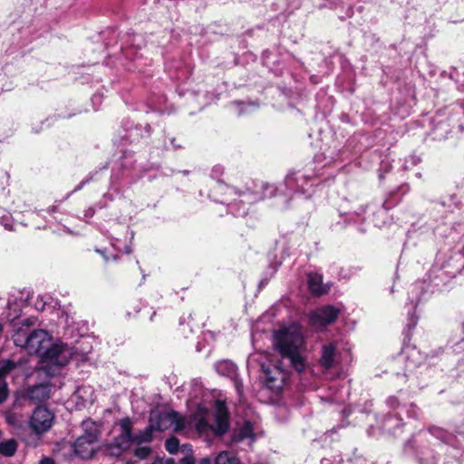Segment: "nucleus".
<instances>
[{"mask_svg":"<svg viewBox=\"0 0 464 464\" xmlns=\"http://www.w3.org/2000/svg\"><path fill=\"white\" fill-rule=\"evenodd\" d=\"M165 448L166 450L170 454L177 453L179 450H180L178 439H176L175 437L168 439L165 442Z\"/></svg>","mask_w":464,"mask_h":464,"instance_id":"obj_19","label":"nucleus"},{"mask_svg":"<svg viewBox=\"0 0 464 464\" xmlns=\"http://www.w3.org/2000/svg\"><path fill=\"white\" fill-rule=\"evenodd\" d=\"M75 395L83 401V403L92 401V392L90 387H81L75 392Z\"/></svg>","mask_w":464,"mask_h":464,"instance_id":"obj_18","label":"nucleus"},{"mask_svg":"<svg viewBox=\"0 0 464 464\" xmlns=\"http://www.w3.org/2000/svg\"><path fill=\"white\" fill-rule=\"evenodd\" d=\"M339 310L332 305L318 308L310 314V324L316 329H322L335 321Z\"/></svg>","mask_w":464,"mask_h":464,"instance_id":"obj_9","label":"nucleus"},{"mask_svg":"<svg viewBox=\"0 0 464 464\" xmlns=\"http://www.w3.org/2000/svg\"><path fill=\"white\" fill-rule=\"evenodd\" d=\"M8 396L7 386L5 383L0 385V404L3 403Z\"/></svg>","mask_w":464,"mask_h":464,"instance_id":"obj_24","label":"nucleus"},{"mask_svg":"<svg viewBox=\"0 0 464 464\" xmlns=\"http://www.w3.org/2000/svg\"><path fill=\"white\" fill-rule=\"evenodd\" d=\"M180 451L184 453V457L180 460V464H195V459L192 454V447L189 444H183Z\"/></svg>","mask_w":464,"mask_h":464,"instance_id":"obj_16","label":"nucleus"},{"mask_svg":"<svg viewBox=\"0 0 464 464\" xmlns=\"http://www.w3.org/2000/svg\"><path fill=\"white\" fill-rule=\"evenodd\" d=\"M14 368V363L11 361L0 362V378L5 376L7 372Z\"/></svg>","mask_w":464,"mask_h":464,"instance_id":"obj_21","label":"nucleus"},{"mask_svg":"<svg viewBox=\"0 0 464 464\" xmlns=\"http://www.w3.org/2000/svg\"><path fill=\"white\" fill-rule=\"evenodd\" d=\"M253 434L252 426L249 423L244 424L237 432V439L244 440L251 437Z\"/></svg>","mask_w":464,"mask_h":464,"instance_id":"obj_20","label":"nucleus"},{"mask_svg":"<svg viewBox=\"0 0 464 464\" xmlns=\"http://www.w3.org/2000/svg\"><path fill=\"white\" fill-rule=\"evenodd\" d=\"M17 450V443L14 440H6L0 442V454L5 457H12Z\"/></svg>","mask_w":464,"mask_h":464,"instance_id":"obj_15","label":"nucleus"},{"mask_svg":"<svg viewBox=\"0 0 464 464\" xmlns=\"http://www.w3.org/2000/svg\"><path fill=\"white\" fill-rule=\"evenodd\" d=\"M153 431H155V428L152 427V422L150 420V425L147 428H145L143 430L139 431L136 434H133L134 442L136 444H140L151 441L153 437Z\"/></svg>","mask_w":464,"mask_h":464,"instance_id":"obj_14","label":"nucleus"},{"mask_svg":"<svg viewBox=\"0 0 464 464\" xmlns=\"http://www.w3.org/2000/svg\"><path fill=\"white\" fill-rule=\"evenodd\" d=\"M53 414L44 407H38L30 419V427L36 434H43L49 430L53 423Z\"/></svg>","mask_w":464,"mask_h":464,"instance_id":"obj_8","label":"nucleus"},{"mask_svg":"<svg viewBox=\"0 0 464 464\" xmlns=\"http://www.w3.org/2000/svg\"><path fill=\"white\" fill-rule=\"evenodd\" d=\"M150 448L148 446H144L136 449L134 454L140 459H145L150 454Z\"/></svg>","mask_w":464,"mask_h":464,"instance_id":"obj_23","label":"nucleus"},{"mask_svg":"<svg viewBox=\"0 0 464 464\" xmlns=\"http://www.w3.org/2000/svg\"><path fill=\"white\" fill-rule=\"evenodd\" d=\"M84 433L80 436L73 444V450L76 455L82 459H90L93 456L97 442L100 436L99 426L90 420H86L82 422Z\"/></svg>","mask_w":464,"mask_h":464,"instance_id":"obj_3","label":"nucleus"},{"mask_svg":"<svg viewBox=\"0 0 464 464\" xmlns=\"http://www.w3.org/2000/svg\"><path fill=\"white\" fill-rule=\"evenodd\" d=\"M16 346L24 348L29 354H38L44 362L54 365H65L73 354L72 347L63 343H52L50 334L44 330L27 333L19 329L13 336Z\"/></svg>","mask_w":464,"mask_h":464,"instance_id":"obj_1","label":"nucleus"},{"mask_svg":"<svg viewBox=\"0 0 464 464\" xmlns=\"http://www.w3.org/2000/svg\"><path fill=\"white\" fill-rule=\"evenodd\" d=\"M215 464H238V461L233 454L223 451L216 458Z\"/></svg>","mask_w":464,"mask_h":464,"instance_id":"obj_17","label":"nucleus"},{"mask_svg":"<svg viewBox=\"0 0 464 464\" xmlns=\"http://www.w3.org/2000/svg\"><path fill=\"white\" fill-rule=\"evenodd\" d=\"M153 463H159V464H176L175 460L171 458L166 459H158L154 461Z\"/></svg>","mask_w":464,"mask_h":464,"instance_id":"obj_25","label":"nucleus"},{"mask_svg":"<svg viewBox=\"0 0 464 464\" xmlns=\"http://www.w3.org/2000/svg\"><path fill=\"white\" fill-rule=\"evenodd\" d=\"M308 285L310 290L315 295H322L327 292V287L323 285V277L317 273L309 274Z\"/></svg>","mask_w":464,"mask_h":464,"instance_id":"obj_11","label":"nucleus"},{"mask_svg":"<svg viewBox=\"0 0 464 464\" xmlns=\"http://www.w3.org/2000/svg\"><path fill=\"white\" fill-rule=\"evenodd\" d=\"M152 464H159V463H152Z\"/></svg>","mask_w":464,"mask_h":464,"instance_id":"obj_28","label":"nucleus"},{"mask_svg":"<svg viewBox=\"0 0 464 464\" xmlns=\"http://www.w3.org/2000/svg\"><path fill=\"white\" fill-rule=\"evenodd\" d=\"M199 464H212V460L209 458H204L200 460Z\"/></svg>","mask_w":464,"mask_h":464,"instance_id":"obj_27","label":"nucleus"},{"mask_svg":"<svg viewBox=\"0 0 464 464\" xmlns=\"http://www.w3.org/2000/svg\"><path fill=\"white\" fill-rule=\"evenodd\" d=\"M216 371L218 374L233 378L237 372L234 362L228 360L219 361L216 363Z\"/></svg>","mask_w":464,"mask_h":464,"instance_id":"obj_13","label":"nucleus"},{"mask_svg":"<svg viewBox=\"0 0 464 464\" xmlns=\"http://www.w3.org/2000/svg\"><path fill=\"white\" fill-rule=\"evenodd\" d=\"M228 413L225 404L217 401L215 406V425H209L205 420H200L197 424V430L199 432H205L208 429L212 430L217 435H222L228 429Z\"/></svg>","mask_w":464,"mask_h":464,"instance_id":"obj_5","label":"nucleus"},{"mask_svg":"<svg viewBox=\"0 0 464 464\" xmlns=\"http://www.w3.org/2000/svg\"><path fill=\"white\" fill-rule=\"evenodd\" d=\"M40 464H54L53 460L50 458H44L41 461H40Z\"/></svg>","mask_w":464,"mask_h":464,"instance_id":"obj_26","label":"nucleus"},{"mask_svg":"<svg viewBox=\"0 0 464 464\" xmlns=\"http://www.w3.org/2000/svg\"><path fill=\"white\" fill-rule=\"evenodd\" d=\"M335 347L330 343L323 347L322 356L320 359L321 365L325 369H330L334 362Z\"/></svg>","mask_w":464,"mask_h":464,"instance_id":"obj_12","label":"nucleus"},{"mask_svg":"<svg viewBox=\"0 0 464 464\" xmlns=\"http://www.w3.org/2000/svg\"><path fill=\"white\" fill-rule=\"evenodd\" d=\"M27 396L34 403L43 402L50 397V387L46 384L34 386L28 391Z\"/></svg>","mask_w":464,"mask_h":464,"instance_id":"obj_10","label":"nucleus"},{"mask_svg":"<svg viewBox=\"0 0 464 464\" xmlns=\"http://www.w3.org/2000/svg\"><path fill=\"white\" fill-rule=\"evenodd\" d=\"M119 434L114 440L107 446L109 455L113 457L121 456L135 443L132 433V421L130 418H123L118 421Z\"/></svg>","mask_w":464,"mask_h":464,"instance_id":"obj_4","label":"nucleus"},{"mask_svg":"<svg viewBox=\"0 0 464 464\" xmlns=\"http://www.w3.org/2000/svg\"><path fill=\"white\" fill-rule=\"evenodd\" d=\"M275 349L282 359L289 361L290 365L298 372L304 371L305 343L301 328L297 324L284 327L274 334Z\"/></svg>","mask_w":464,"mask_h":464,"instance_id":"obj_2","label":"nucleus"},{"mask_svg":"<svg viewBox=\"0 0 464 464\" xmlns=\"http://www.w3.org/2000/svg\"><path fill=\"white\" fill-rule=\"evenodd\" d=\"M5 420L12 426H19L21 423L19 416L11 411L5 413Z\"/></svg>","mask_w":464,"mask_h":464,"instance_id":"obj_22","label":"nucleus"},{"mask_svg":"<svg viewBox=\"0 0 464 464\" xmlns=\"http://www.w3.org/2000/svg\"><path fill=\"white\" fill-rule=\"evenodd\" d=\"M262 369L264 383L271 390H280L286 379V372L281 366L274 363L263 365Z\"/></svg>","mask_w":464,"mask_h":464,"instance_id":"obj_7","label":"nucleus"},{"mask_svg":"<svg viewBox=\"0 0 464 464\" xmlns=\"http://www.w3.org/2000/svg\"><path fill=\"white\" fill-rule=\"evenodd\" d=\"M150 420L152 422V427H154L157 431H163L168 429H173L175 431H179L184 428L183 419L174 411L151 414Z\"/></svg>","mask_w":464,"mask_h":464,"instance_id":"obj_6","label":"nucleus"}]
</instances>
